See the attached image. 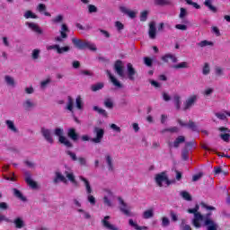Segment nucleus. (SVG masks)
I'll return each mask as SVG.
<instances>
[{
  "label": "nucleus",
  "instance_id": "nucleus-63",
  "mask_svg": "<svg viewBox=\"0 0 230 230\" xmlns=\"http://www.w3.org/2000/svg\"><path fill=\"white\" fill-rule=\"evenodd\" d=\"M104 105H105V107H107L108 109H112V107H114V103L112 102V100H111V99H107V100L104 102Z\"/></svg>",
  "mask_w": 230,
  "mask_h": 230
},
{
  "label": "nucleus",
  "instance_id": "nucleus-53",
  "mask_svg": "<svg viewBox=\"0 0 230 230\" xmlns=\"http://www.w3.org/2000/svg\"><path fill=\"white\" fill-rule=\"evenodd\" d=\"M49 84H51L50 78L44 79L43 81L40 82L41 89H46V87H48V85H49Z\"/></svg>",
  "mask_w": 230,
  "mask_h": 230
},
{
  "label": "nucleus",
  "instance_id": "nucleus-37",
  "mask_svg": "<svg viewBox=\"0 0 230 230\" xmlns=\"http://www.w3.org/2000/svg\"><path fill=\"white\" fill-rule=\"evenodd\" d=\"M172 69H188V67H190V65L188 64V62H181L172 66Z\"/></svg>",
  "mask_w": 230,
  "mask_h": 230
},
{
  "label": "nucleus",
  "instance_id": "nucleus-49",
  "mask_svg": "<svg viewBox=\"0 0 230 230\" xmlns=\"http://www.w3.org/2000/svg\"><path fill=\"white\" fill-rule=\"evenodd\" d=\"M202 73L205 75H209V73H211V68L209 67V64L208 63H205L202 68Z\"/></svg>",
  "mask_w": 230,
  "mask_h": 230
},
{
  "label": "nucleus",
  "instance_id": "nucleus-17",
  "mask_svg": "<svg viewBox=\"0 0 230 230\" xmlns=\"http://www.w3.org/2000/svg\"><path fill=\"white\" fill-rule=\"evenodd\" d=\"M7 130H10L13 134H19V128L15 126V122L11 119L5 120Z\"/></svg>",
  "mask_w": 230,
  "mask_h": 230
},
{
  "label": "nucleus",
  "instance_id": "nucleus-59",
  "mask_svg": "<svg viewBox=\"0 0 230 230\" xmlns=\"http://www.w3.org/2000/svg\"><path fill=\"white\" fill-rule=\"evenodd\" d=\"M188 23H183V24H176L175 28L176 30H181V31H186V30H188V25H186Z\"/></svg>",
  "mask_w": 230,
  "mask_h": 230
},
{
  "label": "nucleus",
  "instance_id": "nucleus-13",
  "mask_svg": "<svg viewBox=\"0 0 230 230\" xmlns=\"http://www.w3.org/2000/svg\"><path fill=\"white\" fill-rule=\"evenodd\" d=\"M79 181H81V182H83L87 195H89L90 193H93V187L91 186V181H89V180H87V178H85L84 176H79Z\"/></svg>",
  "mask_w": 230,
  "mask_h": 230
},
{
  "label": "nucleus",
  "instance_id": "nucleus-25",
  "mask_svg": "<svg viewBox=\"0 0 230 230\" xmlns=\"http://www.w3.org/2000/svg\"><path fill=\"white\" fill-rule=\"evenodd\" d=\"M164 62H172L173 64L177 63V57L173 54H165L162 57Z\"/></svg>",
  "mask_w": 230,
  "mask_h": 230
},
{
  "label": "nucleus",
  "instance_id": "nucleus-35",
  "mask_svg": "<svg viewBox=\"0 0 230 230\" xmlns=\"http://www.w3.org/2000/svg\"><path fill=\"white\" fill-rule=\"evenodd\" d=\"M60 35H62L63 39H67V31H69V28L66 23L61 25Z\"/></svg>",
  "mask_w": 230,
  "mask_h": 230
},
{
  "label": "nucleus",
  "instance_id": "nucleus-24",
  "mask_svg": "<svg viewBox=\"0 0 230 230\" xmlns=\"http://www.w3.org/2000/svg\"><path fill=\"white\" fill-rule=\"evenodd\" d=\"M107 75H108L111 84H113V85L115 87H117L118 89H121V87H122L121 83H119V80L114 75H112V74H111V71L108 70Z\"/></svg>",
  "mask_w": 230,
  "mask_h": 230
},
{
  "label": "nucleus",
  "instance_id": "nucleus-32",
  "mask_svg": "<svg viewBox=\"0 0 230 230\" xmlns=\"http://www.w3.org/2000/svg\"><path fill=\"white\" fill-rule=\"evenodd\" d=\"M128 224L131 227H134L136 230H147L148 227L146 226H139L137 223H136L133 219L128 220Z\"/></svg>",
  "mask_w": 230,
  "mask_h": 230
},
{
  "label": "nucleus",
  "instance_id": "nucleus-29",
  "mask_svg": "<svg viewBox=\"0 0 230 230\" xmlns=\"http://www.w3.org/2000/svg\"><path fill=\"white\" fill-rule=\"evenodd\" d=\"M37 10L38 12H40V13H43L44 15H46V17H51V13H48L46 11V4H40L38 6H37Z\"/></svg>",
  "mask_w": 230,
  "mask_h": 230
},
{
  "label": "nucleus",
  "instance_id": "nucleus-5",
  "mask_svg": "<svg viewBox=\"0 0 230 230\" xmlns=\"http://www.w3.org/2000/svg\"><path fill=\"white\" fill-rule=\"evenodd\" d=\"M117 199H118L119 209H120L121 213L126 215V217H132V212H130L132 209V207H130L128 204H127V202H125L123 198H121L120 196H119L117 198Z\"/></svg>",
  "mask_w": 230,
  "mask_h": 230
},
{
  "label": "nucleus",
  "instance_id": "nucleus-3",
  "mask_svg": "<svg viewBox=\"0 0 230 230\" xmlns=\"http://www.w3.org/2000/svg\"><path fill=\"white\" fill-rule=\"evenodd\" d=\"M102 202L106 208H114V200H116V194L109 188L102 189Z\"/></svg>",
  "mask_w": 230,
  "mask_h": 230
},
{
  "label": "nucleus",
  "instance_id": "nucleus-15",
  "mask_svg": "<svg viewBox=\"0 0 230 230\" xmlns=\"http://www.w3.org/2000/svg\"><path fill=\"white\" fill-rule=\"evenodd\" d=\"M155 26V22H150L148 29L149 39L154 40L155 37H157V28Z\"/></svg>",
  "mask_w": 230,
  "mask_h": 230
},
{
  "label": "nucleus",
  "instance_id": "nucleus-47",
  "mask_svg": "<svg viewBox=\"0 0 230 230\" xmlns=\"http://www.w3.org/2000/svg\"><path fill=\"white\" fill-rule=\"evenodd\" d=\"M90 49V51H96L97 48H96V44L91 42V41H87L86 40V44H85V49Z\"/></svg>",
  "mask_w": 230,
  "mask_h": 230
},
{
  "label": "nucleus",
  "instance_id": "nucleus-52",
  "mask_svg": "<svg viewBox=\"0 0 230 230\" xmlns=\"http://www.w3.org/2000/svg\"><path fill=\"white\" fill-rule=\"evenodd\" d=\"M74 105H75V102H73V98L68 97V102L66 105L67 111H70V112H73Z\"/></svg>",
  "mask_w": 230,
  "mask_h": 230
},
{
  "label": "nucleus",
  "instance_id": "nucleus-42",
  "mask_svg": "<svg viewBox=\"0 0 230 230\" xmlns=\"http://www.w3.org/2000/svg\"><path fill=\"white\" fill-rule=\"evenodd\" d=\"M75 105L79 111H82V109H84V101H82V97H80V96L76 97Z\"/></svg>",
  "mask_w": 230,
  "mask_h": 230
},
{
  "label": "nucleus",
  "instance_id": "nucleus-26",
  "mask_svg": "<svg viewBox=\"0 0 230 230\" xmlns=\"http://www.w3.org/2000/svg\"><path fill=\"white\" fill-rule=\"evenodd\" d=\"M184 141H186V138L184 137V136H179L173 142V144H170V146H173L174 148H179V146H181V144L184 143Z\"/></svg>",
  "mask_w": 230,
  "mask_h": 230
},
{
  "label": "nucleus",
  "instance_id": "nucleus-60",
  "mask_svg": "<svg viewBox=\"0 0 230 230\" xmlns=\"http://www.w3.org/2000/svg\"><path fill=\"white\" fill-rule=\"evenodd\" d=\"M215 116L218 118V119H227V116L226 115V111L225 112H217L215 113Z\"/></svg>",
  "mask_w": 230,
  "mask_h": 230
},
{
  "label": "nucleus",
  "instance_id": "nucleus-2",
  "mask_svg": "<svg viewBox=\"0 0 230 230\" xmlns=\"http://www.w3.org/2000/svg\"><path fill=\"white\" fill-rule=\"evenodd\" d=\"M64 173L66 176H64V174H62V172H60L59 170L55 171V176L53 179L54 184H58V182H64V184H67V181H69V182H71L73 186H78V181H76L75 172H73V170H71V168L66 167Z\"/></svg>",
  "mask_w": 230,
  "mask_h": 230
},
{
  "label": "nucleus",
  "instance_id": "nucleus-43",
  "mask_svg": "<svg viewBox=\"0 0 230 230\" xmlns=\"http://www.w3.org/2000/svg\"><path fill=\"white\" fill-rule=\"evenodd\" d=\"M171 4L172 2L170 0H155V4H158L159 6H166Z\"/></svg>",
  "mask_w": 230,
  "mask_h": 230
},
{
  "label": "nucleus",
  "instance_id": "nucleus-10",
  "mask_svg": "<svg viewBox=\"0 0 230 230\" xmlns=\"http://www.w3.org/2000/svg\"><path fill=\"white\" fill-rule=\"evenodd\" d=\"M114 69L120 78H125V65H123V61L117 60L114 65Z\"/></svg>",
  "mask_w": 230,
  "mask_h": 230
},
{
  "label": "nucleus",
  "instance_id": "nucleus-8",
  "mask_svg": "<svg viewBox=\"0 0 230 230\" xmlns=\"http://www.w3.org/2000/svg\"><path fill=\"white\" fill-rule=\"evenodd\" d=\"M199 100V95L191 94L183 102V111H190L192 107L195 106Z\"/></svg>",
  "mask_w": 230,
  "mask_h": 230
},
{
  "label": "nucleus",
  "instance_id": "nucleus-48",
  "mask_svg": "<svg viewBox=\"0 0 230 230\" xmlns=\"http://www.w3.org/2000/svg\"><path fill=\"white\" fill-rule=\"evenodd\" d=\"M72 202L76 210L82 209V200H80L79 199H74Z\"/></svg>",
  "mask_w": 230,
  "mask_h": 230
},
{
  "label": "nucleus",
  "instance_id": "nucleus-14",
  "mask_svg": "<svg viewBox=\"0 0 230 230\" xmlns=\"http://www.w3.org/2000/svg\"><path fill=\"white\" fill-rule=\"evenodd\" d=\"M13 224L16 229H22L23 227H26V222L22 217H16L13 220Z\"/></svg>",
  "mask_w": 230,
  "mask_h": 230
},
{
  "label": "nucleus",
  "instance_id": "nucleus-23",
  "mask_svg": "<svg viewBox=\"0 0 230 230\" xmlns=\"http://www.w3.org/2000/svg\"><path fill=\"white\" fill-rule=\"evenodd\" d=\"M105 161L109 172H114V160L112 159V156L111 155H106Z\"/></svg>",
  "mask_w": 230,
  "mask_h": 230
},
{
  "label": "nucleus",
  "instance_id": "nucleus-61",
  "mask_svg": "<svg viewBox=\"0 0 230 230\" xmlns=\"http://www.w3.org/2000/svg\"><path fill=\"white\" fill-rule=\"evenodd\" d=\"M211 31H212V33H215V35L217 37H220V35H221L220 29H218V27H217V26H212L211 27Z\"/></svg>",
  "mask_w": 230,
  "mask_h": 230
},
{
  "label": "nucleus",
  "instance_id": "nucleus-22",
  "mask_svg": "<svg viewBox=\"0 0 230 230\" xmlns=\"http://www.w3.org/2000/svg\"><path fill=\"white\" fill-rule=\"evenodd\" d=\"M26 26H28V28H30V30H31L32 31H35L36 33H39L40 35H42V29H40L39 24H37L35 22H27Z\"/></svg>",
  "mask_w": 230,
  "mask_h": 230
},
{
  "label": "nucleus",
  "instance_id": "nucleus-51",
  "mask_svg": "<svg viewBox=\"0 0 230 230\" xmlns=\"http://www.w3.org/2000/svg\"><path fill=\"white\" fill-rule=\"evenodd\" d=\"M93 111H95V112H98V114H102V116L107 117V111L98 106H94Z\"/></svg>",
  "mask_w": 230,
  "mask_h": 230
},
{
  "label": "nucleus",
  "instance_id": "nucleus-50",
  "mask_svg": "<svg viewBox=\"0 0 230 230\" xmlns=\"http://www.w3.org/2000/svg\"><path fill=\"white\" fill-rule=\"evenodd\" d=\"M87 200L91 206H96V198H94L91 193L87 194Z\"/></svg>",
  "mask_w": 230,
  "mask_h": 230
},
{
  "label": "nucleus",
  "instance_id": "nucleus-27",
  "mask_svg": "<svg viewBox=\"0 0 230 230\" xmlns=\"http://www.w3.org/2000/svg\"><path fill=\"white\" fill-rule=\"evenodd\" d=\"M77 213H79L81 218H84L85 220L91 219V214L84 208H77Z\"/></svg>",
  "mask_w": 230,
  "mask_h": 230
},
{
  "label": "nucleus",
  "instance_id": "nucleus-19",
  "mask_svg": "<svg viewBox=\"0 0 230 230\" xmlns=\"http://www.w3.org/2000/svg\"><path fill=\"white\" fill-rule=\"evenodd\" d=\"M86 41L87 40L84 41L78 38L72 39V42H73L74 46H75V48H77V49H85Z\"/></svg>",
  "mask_w": 230,
  "mask_h": 230
},
{
  "label": "nucleus",
  "instance_id": "nucleus-28",
  "mask_svg": "<svg viewBox=\"0 0 230 230\" xmlns=\"http://www.w3.org/2000/svg\"><path fill=\"white\" fill-rule=\"evenodd\" d=\"M4 80H5V84L9 85V87H15V85H17L15 79L10 75H5Z\"/></svg>",
  "mask_w": 230,
  "mask_h": 230
},
{
  "label": "nucleus",
  "instance_id": "nucleus-34",
  "mask_svg": "<svg viewBox=\"0 0 230 230\" xmlns=\"http://www.w3.org/2000/svg\"><path fill=\"white\" fill-rule=\"evenodd\" d=\"M204 5L210 10V12L217 13V7L213 6V0H205Z\"/></svg>",
  "mask_w": 230,
  "mask_h": 230
},
{
  "label": "nucleus",
  "instance_id": "nucleus-30",
  "mask_svg": "<svg viewBox=\"0 0 230 230\" xmlns=\"http://www.w3.org/2000/svg\"><path fill=\"white\" fill-rule=\"evenodd\" d=\"M142 217L145 220H148V218H154V208H149L143 212Z\"/></svg>",
  "mask_w": 230,
  "mask_h": 230
},
{
  "label": "nucleus",
  "instance_id": "nucleus-58",
  "mask_svg": "<svg viewBox=\"0 0 230 230\" xmlns=\"http://www.w3.org/2000/svg\"><path fill=\"white\" fill-rule=\"evenodd\" d=\"M148 19V11H144L140 13V21L142 22H145Z\"/></svg>",
  "mask_w": 230,
  "mask_h": 230
},
{
  "label": "nucleus",
  "instance_id": "nucleus-16",
  "mask_svg": "<svg viewBox=\"0 0 230 230\" xmlns=\"http://www.w3.org/2000/svg\"><path fill=\"white\" fill-rule=\"evenodd\" d=\"M136 68H134V66H132L131 63H128L127 65V75H128V80H136Z\"/></svg>",
  "mask_w": 230,
  "mask_h": 230
},
{
  "label": "nucleus",
  "instance_id": "nucleus-44",
  "mask_svg": "<svg viewBox=\"0 0 230 230\" xmlns=\"http://www.w3.org/2000/svg\"><path fill=\"white\" fill-rule=\"evenodd\" d=\"M198 46H199V48H206L208 46H214L213 41H209V40H202L200 42L198 43Z\"/></svg>",
  "mask_w": 230,
  "mask_h": 230
},
{
  "label": "nucleus",
  "instance_id": "nucleus-64",
  "mask_svg": "<svg viewBox=\"0 0 230 230\" xmlns=\"http://www.w3.org/2000/svg\"><path fill=\"white\" fill-rule=\"evenodd\" d=\"M214 91H215V89H213V88H207L204 90L203 94H204V96H211V94H213Z\"/></svg>",
  "mask_w": 230,
  "mask_h": 230
},
{
  "label": "nucleus",
  "instance_id": "nucleus-56",
  "mask_svg": "<svg viewBox=\"0 0 230 230\" xmlns=\"http://www.w3.org/2000/svg\"><path fill=\"white\" fill-rule=\"evenodd\" d=\"M170 226V218L164 217H162V227H168Z\"/></svg>",
  "mask_w": 230,
  "mask_h": 230
},
{
  "label": "nucleus",
  "instance_id": "nucleus-38",
  "mask_svg": "<svg viewBox=\"0 0 230 230\" xmlns=\"http://www.w3.org/2000/svg\"><path fill=\"white\" fill-rule=\"evenodd\" d=\"M64 22V16L62 14H58L54 18L51 19L52 24H60V22Z\"/></svg>",
  "mask_w": 230,
  "mask_h": 230
},
{
  "label": "nucleus",
  "instance_id": "nucleus-11",
  "mask_svg": "<svg viewBox=\"0 0 230 230\" xmlns=\"http://www.w3.org/2000/svg\"><path fill=\"white\" fill-rule=\"evenodd\" d=\"M119 11L121 12V13H124V15L129 17V19H136L137 15V11H132L128 7L124 5L119 6Z\"/></svg>",
  "mask_w": 230,
  "mask_h": 230
},
{
  "label": "nucleus",
  "instance_id": "nucleus-20",
  "mask_svg": "<svg viewBox=\"0 0 230 230\" xmlns=\"http://www.w3.org/2000/svg\"><path fill=\"white\" fill-rule=\"evenodd\" d=\"M178 123L181 127H187L188 128H190L194 132H197V130H199L197 128V125L193 121H189V123H186V122H182V120L181 119H178Z\"/></svg>",
  "mask_w": 230,
  "mask_h": 230
},
{
  "label": "nucleus",
  "instance_id": "nucleus-57",
  "mask_svg": "<svg viewBox=\"0 0 230 230\" xmlns=\"http://www.w3.org/2000/svg\"><path fill=\"white\" fill-rule=\"evenodd\" d=\"M181 195L184 200H191V195H190V192L188 191H181Z\"/></svg>",
  "mask_w": 230,
  "mask_h": 230
},
{
  "label": "nucleus",
  "instance_id": "nucleus-62",
  "mask_svg": "<svg viewBox=\"0 0 230 230\" xmlns=\"http://www.w3.org/2000/svg\"><path fill=\"white\" fill-rule=\"evenodd\" d=\"M162 132L163 133H164V132L177 133V132H179V128H177V127L169 128L164 129Z\"/></svg>",
  "mask_w": 230,
  "mask_h": 230
},
{
  "label": "nucleus",
  "instance_id": "nucleus-9",
  "mask_svg": "<svg viewBox=\"0 0 230 230\" xmlns=\"http://www.w3.org/2000/svg\"><path fill=\"white\" fill-rule=\"evenodd\" d=\"M41 136H43L44 139L49 145H53L55 143V139L53 138V132L49 128H41Z\"/></svg>",
  "mask_w": 230,
  "mask_h": 230
},
{
  "label": "nucleus",
  "instance_id": "nucleus-55",
  "mask_svg": "<svg viewBox=\"0 0 230 230\" xmlns=\"http://www.w3.org/2000/svg\"><path fill=\"white\" fill-rule=\"evenodd\" d=\"M187 4H190V6H193V8H195L196 10H200V4L192 2L191 0H185Z\"/></svg>",
  "mask_w": 230,
  "mask_h": 230
},
{
  "label": "nucleus",
  "instance_id": "nucleus-33",
  "mask_svg": "<svg viewBox=\"0 0 230 230\" xmlns=\"http://www.w3.org/2000/svg\"><path fill=\"white\" fill-rule=\"evenodd\" d=\"M23 17L24 19H39V16H37V14H35V13L27 10L23 13Z\"/></svg>",
  "mask_w": 230,
  "mask_h": 230
},
{
  "label": "nucleus",
  "instance_id": "nucleus-18",
  "mask_svg": "<svg viewBox=\"0 0 230 230\" xmlns=\"http://www.w3.org/2000/svg\"><path fill=\"white\" fill-rule=\"evenodd\" d=\"M219 131L223 132L220 134L221 139H223V141H226V143H229V141H230L229 128L221 127V128H219Z\"/></svg>",
  "mask_w": 230,
  "mask_h": 230
},
{
  "label": "nucleus",
  "instance_id": "nucleus-1",
  "mask_svg": "<svg viewBox=\"0 0 230 230\" xmlns=\"http://www.w3.org/2000/svg\"><path fill=\"white\" fill-rule=\"evenodd\" d=\"M188 213L194 215L192 219V225L196 229H200V227H207L208 230H217L218 225L213 221V219L208 218V217L202 216L199 212V205H196L194 208H189Z\"/></svg>",
  "mask_w": 230,
  "mask_h": 230
},
{
  "label": "nucleus",
  "instance_id": "nucleus-21",
  "mask_svg": "<svg viewBox=\"0 0 230 230\" xmlns=\"http://www.w3.org/2000/svg\"><path fill=\"white\" fill-rule=\"evenodd\" d=\"M188 10L184 7H181L180 9V14H179V19L181 20L182 24H188Z\"/></svg>",
  "mask_w": 230,
  "mask_h": 230
},
{
  "label": "nucleus",
  "instance_id": "nucleus-46",
  "mask_svg": "<svg viewBox=\"0 0 230 230\" xmlns=\"http://www.w3.org/2000/svg\"><path fill=\"white\" fill-rule=\"evenodd\" d=\"M69 49H70L69 46L60 47V45H58L57 53L58 55H62V53H67V51H69Z\"/></svg>",
  "mask_w": 230,
  "mask_h": 230
},
{
  "label": "nucleus",
  "instance_id": "nucleus-41",
  "mask_svg": "<svg viewBox=\"0 0 230 230\" xmlns=\"http://www.w3.org/2000/svg\"><path fill=\"white\" fill-rule=\"evenodd\" d=\"M40 58V49H34L31 52L32 60H39Z\"/></svg>",
  "mask_w": 230,
  "mask_h": 230
},
{
  "label": "nucleus",
  "instance_id": "nucleus-36",
  "mask_svg": "<svg viewBox=\"0 0 230 230\" xmlns=\"http://www.w3.org/2000/svg\"><path fill=\"white\" fill-rule=\"evenodd\" d=\"M173 103H174L176 109H181V104L182 103L181 95L175 94L173 96Z\"/></svg>",
  "mask_w": 230,
  "mask_h": 230
},
{
  "label": "nucleus",
  "instance_id": "nucleus-54",
  "mask_svg": "<svg viewBox=\"0 0 230 230\" xmlns=\"http://www.w3.org/2000/svg\"><path fill=\"white\" fill-rule=\"evenodd\" d=\"M88 12L89 13H98V7L94 4H88Z\"/></svg>",
  "mask_w": 230,
  "mask_h": 230
},
{
  "label": "nucleus",
  "instance_id": "nucleus-7",
  "mask_svg": "<svg viewBox=\"0 0 230 230\" xmlns=\"http://www.w3.org/2000/svg\"><path fill=\"white\" fill-rule=\"evenodd\" d=\"M93 134L95 137L91 138L92 143H95V145H100L103 140V136H105V129L102 128L95 127L93 128Z\"/></svg>",
  "mask_w": 230,
  "mask_h": 230
},
{
  "label": "nucleus",
  "instance_id": "nucleus-39",
  "mask_svg": "<svg viewBox=\"0 0 230 230\" xmlns=\"http://www.w3.org/2000/svg\"><path fill=\"white\" fill-rule=\"evenodd\" d=\"M104 84L103 83H96L95 84H93L91 89L93 93H96V91H102V89H103L104 87Z\"/></svg>",
  "mask_w": 230,
  "mask_h": 230
},
{
  "label": "nucleus",
  "instance_id": "nucleus-31",
  "mask_svg": "<svg viewBox=\"0 0 230 230\" xmlns=\"http://www.w3.org/2000/svg\"><path fill=\"white\" fill-rule=\"evenodd\" d=\"M28 186H30V188H31L32 190H37V188H39V185L37 184V181H33V179H31V177H27L25 179Z\"/></svg>",
  "mask_w": 230,
  "mask_h": 230
},
{
  "label": "nucleus",
  "instance_id": "nucleus-6",
  "mask_svg": "<svg viewBox=\"0 0 230 230\" xmlns=\"http://www.w3.org/2000/svg\"><path fill=\"white\" fill-rule=\"evenodd\" d=\"M155 181L159 188H163V186H170V180H168V175L164 172L156 174Z\"/></svg>",
  "mask_w": 230,
  "mask_h": 230
},
{
  "label": "nucleus",
  "instance_id": "nucleus-4",
  "mask_svg": "<svg viewBox=\"0 0 230 230\" xmlns=\"http://www.w3.org/2000/svg\"><path fill=\"white\" fill-rule=\"evenodd\" d=\"M55 136H58L59 137V143L62 145H65L67 148H71L73 146V144L67 139V137H64V129L61 128H57L54 131Z\"/></svg>",
  "mask_w": 230,
  "mask_h": 230
},
{
  "label": "nucleus",
  "instance_id": "nucleus-45",
  "mask_svg": "<svg viewBox=\"0 0 230 230\" xmlns=\"http://www.w3.org/2000/svg\"><path fill=\"white\" fill-rule=\"evenodd\" d=\"M13 195L17 197V199H19L20 200H26V198H24V196L22 195V193H21V190H17V189H13Z\"/></svg>",
  "mask_w": 230,
  "mask_h": 230
},
{
  "label": "nucleus",
  "instance_id": "nucleus-12",
  "mask_svg": "<svg viewBox=\"0 0 230 230\" xmlns=\"http://www.w3.org/2000/svg\"><path fill=\"white\" fill-rule=\"evenodd\" d=\"M35 107H37V102H35V101H33L32 99H26L22 102V108L24 109V111H33Z\"/></svg>",
  "mask_w": 230,
  "mask_h": 230
},
{
  "label": "nucleus",
  "instance_id": "nucleus-40",
  "mask_svg": "<svg viewBox=\"0 0 230 230\" xmlns=\"http://www.w3.org/2000/svg\"><path fill=\"white\" fill-rule=\"evenodd\" d=\"M68 137H71L73 141H76L78 139V134L75 128L68 129Z\"/></svg>",
  "mask_w": 230,
  "mask_h": 230
}]
</instances>
